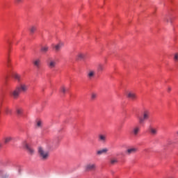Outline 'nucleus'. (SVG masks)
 <instances>
[{"instance_id":"12","label":"nucleus","mask_w":178,"mask_h":178,"mask_svg":"<svg viewBox=\"0 0 178 178\" xmlns=\"http://www.w3.org/2000/svg\"><path fill=\"white\" fill-rule=\"evenodd\" d=\"M149 131L152 136H156V134H158V129H156V128L150 127L149 128Z\"/></svg>"},{"instance_id":"6","label":"nucleus","mask_w":178,"mask_h":178,"mask_svg":"<svg viewBox=\"0 0 178 178\" xmlns=\"http://www.w3.org/2000/svg\"><path fill=\"white\" fill-rule=\"evenodd\" d=\"M85 169H86V172H90L91 170H95V169H97V164L90 163L85 166Z\"/></svg>"},{"instance_id":"15","label":"nucleus","mask_w":178,"mask_h":178,"mask_svg":"<svg viewBox=\"0 0 178 178\" xmlns=\"http://www.w3.org/2000/svg\"><path fill=\"white\" fill-rule=\"evenodd\" d=\"M175 17L168 15L165 17L164 21H165L166 23H172Z\"/></svg>"},{"instance_id":"11","label":"nucleus","mask_w":178,"mask_h":178,"mask_svg":"<svg viewBox=\"0 0 178 178\" xmlns=\"http://www.w3.org/2000/svg\"><path fill=\"white\" fill-rule=\"evenodd\" d=\"M98 141L102 143L103 144L106 143V135L99 134L98 136Z\"/></svg>"},{"instance_id":"16","label":"nucleus","mask_w":178,"mask_h":178,"mask_svg":"<svg viewBox=\"0 0 178 178\" xmlns=\"http://www.w3.org/2000/svg\"><path fill=\"white\" fill-rule=\"evenodd\" d=\"M48 49H49L48 46L43 45L40 47V52L42 54H46V52H48Z\"/></svg>"},{"instance_id":"5","label":"nucleus","mask_w":178,"mask_h":178,"mask_svg":"<svg viewBox=\"0 0 178 178\" xmlns=\"http://www.w3.org/2000/svg\"><path fill=\"white\" fill-rule=\"evenodd\" d=\"M32 63L33 66L36 67V69H40L42 63V62L41 61V58H35L33 60Z\"/></svg>"},{"instance_id":"33","label":"nucleus","mask_w":178,"mask_h":178,"mask_svg":"<svg viewBox=\"0 0 178 178\" xmlns=\"http://www.w3.org/2000/svg\"><path fill=\"white\" fill-rule=\"evenodd\" d=\"M65 43H63V42L60 41L59 43H58V45H63Z\"/></svg>"},{"instance_id":"26","label":"nucleus","mask_w":178,"mask_h":178,"mask_svg":"<svg viewBox=\"0 0 178 178\" xmlns=\"http://www.w3.org/2000/svg\"><path fill=\"white\" fill-rule=\"evenodd\" d=\"M97 97H98V95L97 93L92 92L91 94V99L92 101H94V99H95L97 98Z\"/></svg>"},{"instance_id":"35","label":"nucleus","mask_w":178,"mask_h":178,"mask_svg":"<svg viewBox=\"0 0 178 178\" xmlns=\"http://www.w3.org/2000/svg\"><path fill=\"white\" fill-rule=\"evenodd\" d=\"M177 136H178V131H177Z\"/></svg>"},{"instance_id":"30","label":"nucleus","mask_w":178,"mask_h":178,"mask_svg":"<svg viewBox=\"0 0 178 178\" xmlns=\"http://www.w3.org/2000/svg\"><path fill=\"white\" fill-rule=\"evenodd\" d=\"M60 91L61 92H63V94H66V91H67V90L66 89V88H65V86H62L60 88Z\"/></svg>"},{"instance_id":"1","label":"nucleus","mask_w":178,"mask_h":178,"mask_svg":"<svg viewBox=\"0 0 178 178\" xmlns=\"http://www.w3.org/2000/svg\"><path fill=\"white\" fill-rule=\"evenodd\" d=\"M38 155L41 161H48L49 159V152L42 147L38 148Z\"/></svg>"},{"instance_id":"34","label":"nucleus","mask_w":178,"mask_h":178,"mask_svg":"<svg viewBox=\"0 0 178 178\" xmlns=\"http://www.w3.org/2000/svg\"><path fill=\"white\" fill-rule=\"evenodd\" d=\"M9 62H10V60L8 59V63H9Z\"/></svg>"},{"instance_id":"21","label":"nucleus","mask_w":178,"mask_h":178,"mask_svg":"<svg viewBox=\"0 0 178 178\" xmlns=\"http://www.w3.org/2000/svg\"><path fill=\"white\" fill-rule=\"evenodd\" d=\"M35 30H37V26H32L29 28V31L31 34H34V33L35 32Z\"/></svg>"},{"instance_id":"10","label":"nucleus","mask_w":178,"mask_h":178,"mask_svg":"<svg viewBox=\"0 0 178 178\" xmlns=\"http://www.w3.org/2000/svg\"><path fill=\"white\" fill-rule=\"evenodd\" d=\"M127 98H129L130 99H136V98H137V95L133 91L127 92Z\"/></svg>"},{"instance_id":"7","label":"nucleus","mask_w":178,"mask_h":178,"mask_svg":"<svg viewBox=\"0 0 178 178\" xmlns=\"http://www.w3.org/2000/svg\"><path fill=\"white\" fill-rule=\"evenodd\" d=\"M24 145L29 155H34L35 151L34 149L31 147V146L29 145L26 142H24Z\"/></svg>"},{"instance_id":"31","label":"nucleus","mask_w":178,"mask_h":178,"mask_svg":"<svg viewBox=\"0 0 178 178\" xmlns=\"http://www.w3.org/2000/svg\"><path fill=\"white\" fill-rule=\"evenodd\" d=\"M15 3H22L23 2V0H15Z\"/></svg>"},{"instance_id":"20","label":"nucleus","mask_w":178,"mask_h":178,"mask_svg":"<svg viewBox=\"0 0 178 178\" xmlns=\"http://www.w3.org/2000/svg\"><path fill=\"white\" fill-rule=\"evenodd\" d=\"M104 69H105V67L102 64H99L97 65V72H104Z\"/></svg>"},{"instance_id":"13","label":"nucleus","mask_w":178,"mask_h":178,"mask_svg":"<svg viewBox=\"0 0 178 178\" xmlns=\"http://www.w3.org/2000/svg\"><path fill=\"white\" fill-rule=\"evenodd\" d=\"M88 78H89L90 79H92L93 77L95 76V72L92 70H89V72H88Z\"/></svg>"},{"instance_id":"14","label":"nucleus","mask_w":178,"mask_h":178,"mask_svg":"<svg viewBox=\"0 0 178 178\" xmlns=\"http://www.w3.org/2000/svg\"><path fill=\"white\" fill-rule=\"evenodd\" d=\"M108 148H104L97 152V155H102L104 154H106L108 152Z\"/></svg>"},{"instance_id":"28","label":"nucleus","mask_w":178,"mask_h":178,"mask_svg":"<svg viewBox=\"0 0 178 178\" xmlns=\"http://www.w3.org/2000/svg\"><path fill=\"white\" fill-rule=\"evenodd\" d=\"M53 49H54V51H60V46L55 45L53 47Z\"/></svg>"},{"instance_id":"29","label":"nucleus","mask_w":178,"mask_h":178,"mask_svg":"<svg viewBox=\"0 0 178 178\" xmlns=\"http://www.w3.org/2000/svg\"><path fill=\"white\" fill-rule=\"evenodd\" d=\"M173 60H175V62H178V53L174 54Z\"/></svg>"},{"instance_id":"9","label":"nucleus","mask_w":178,"mask_h":178,"mask_svg":"<svg viewBox=\"0 0 178 178\" xmlns=\"http://www.w3.org/2000/svg\"><path fill=\"white\" fill-rule=\"evenodd\" d=\"M47 66L49 67V69H54V67L56 66V61L55 60L49 59L47 61Z\"/></svg>"},{"instance_id":"23","label":"nucleus","mask_w":178,"mask_h":178,"mask_svg":"<svg viewBox=\"0 0 178 178\" xmlns=\"http://www.w3.org/2000/svg\"><path fill=\"white\" fill-rule=\"evenodd\" d=\"M14 79H15V80H17L18 81H20L22 76L17 74H14Z\"/></svg>"},{"instance_id":"27","label":"nucleus","mask_w":178,"mask_h":178,"mask_svg":"<svg viewBox=\"0 0 178 178\" xmlns=\"http://www.w3.org/2000/svg\"><path fill=\"white\" fill-rule=\"evenodd\" d=\"M23 113V109L22 108H17V114L20 116Z\"/></svg>"},{"instance_id":"32","label":"nucleus","mask_w":178,"mask_h":178,"mask_svg":"<svg viewBox=\"0 0 178 178\" xmlns=\"http://www.w3.org/2000/svg\"><path fill=\"white\" fill-rule=\"evenodd\" d=\"M168 92H170V91H172V88L168 87Z\"/></svg>"},{"instance_id":"19","label":"nucleus","mask_w":178,"mask_h":178,"mask_svg":"<svg viewBox=\"0 0 178 178\" xmlns=\"http://www.w3.org/2000/svg\"><path fill=\"white\" fill-rule=\"evenodd\" d=\"M140 133V127H135L133 129V134L134 136H137Z\"/></svg>"},{"instance_id":"18","label":"nucleus","mask_w":178,"mask_h":178,"mask_svg":"<svg viewBox=\"0 0 178 178\" xmlns=\"http://www.w3.org/2000/svg\"><path fill=\"white\" fill-rule=\"evenodd\" d=\"M4 113L6 115H12V109L8 106L4 107Z\"/></svg>"},{"instance_id":"2","label":"nucleus","mask_w":178,"mask_h":178,"mask_svg":"<svg viewBox=\"0 0 178 178\" xmlns=\"http://www.w3.org/2000/svg\"><path fill=\"white\" fill-rule=\"evenodd\" d=\"M149 111L145 110L142 113V116L138 117L139 124H144L145 123V120H148V119H149Z\"/></svg>"},{"instance_id":"3","label":"nucleus","mask_w":178,"mask_h":178,"mask_svg":"<svg viewBox=\"0 0 178 178\" xmlns=\"http://www.w3.org/2000/svg\"><path fill=\"white\" fill-rule=\"evenodd\" d=\"M10 96L11 97V98H13V99H17V98H19V97L20 96V91L19 90L17 87L10 91Z\"/></svg>"},{"instance_id":"25","label":"nucleus","mask_w":178,"mask_h":178,"mask_svg":"<svg viewBox=\"0 0 178 178\" xmlns=\"http://www.w3.org/2000/svg\"><path fill=\"white\" fill-rule=\"evenodd\" d=\"M118 161L117 159H112L111 161H110V163L111 165H115V163H118Z\"/></svg>"},{"instance_id":"4","label":"nucleus","mask_w":178,"mask_h":178,"mask_svg":"<svg viewBox=\"0 0 178 178\" xmlns=\"http://www.w3.org/2000/svg\"><path fill=\"white\" fill-rule=\"evenodd\" d=\"M17 88L19 90V92H26L27 90H29V86L23 83H20Z\"/></svg>"},{"instance_id":"8","label":"nucleus","mask_w":178,"mask_h":178,"mask_svg":"<svg viewBox=\"0 0 178 178\" xmlns=\"http://www.w3.org/2000/svg\"><path fill=\"white\" fill-rule=\"evenodd\" d=\"M138 151V149L137 147H131V148H128L126 150L125 154H127V155H131L133 154H136Z\"/></svg>"},{"instance_id":"17","label":"nucleus","mask_w":178,"mask_h":178,"mask_svg":"<svg viewBox=\"0 0 178 178\" xmlns=\"http://www.w3.org/2000/svg\"><path fill=\"white\" fill-rule=\"evenodd\" d=\"M84 58H86V55L83 53H79L76 56L77 60H83Z\"/></svg>"},{"instance_id":"24","label":"nucleus","mask_w":178,"mask_h":178,"mask_svg":"<svg viewBox=\"0 0 178 178\" xmlns=\"http://www.w3.org/2000/svg\"><path fill=\"white\" fill-rule=\"evenodd\" d=\"M36 127H42V121L38 120L36 122Z\"/></svg>"},{"instance_id":"22","label":"nucleus","mask_w":178,"mask_h":178,"mask_svg":"<svg viewBox=\"0 0 178 178\" xmlns=\"http://www.w3.org/2000/svg\"><path fill=\"white\" fill-rule=\"evenodd\" d=\"M3 140H4L5 144H8V143H10V141H12V137H10V136L6 137V138H4Z\"/></svg>"}]
</instances>
